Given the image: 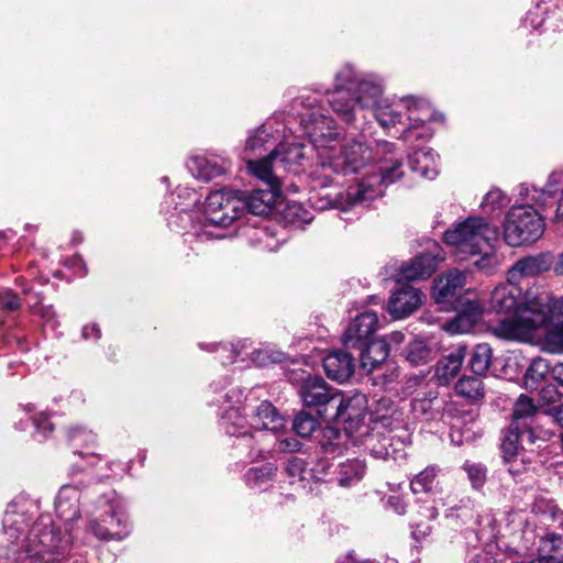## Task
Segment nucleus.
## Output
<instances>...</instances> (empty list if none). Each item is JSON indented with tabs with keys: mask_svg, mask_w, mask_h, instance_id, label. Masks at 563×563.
Segmentation results:
<instances>
[{
	"mask_svg": "<svg viewBox=\"0 0 563 563\" xmlns=\"http://www.w3.org/2000/svg\"><path fill=\"white\" fill-rule=\"evenodd\" d=\"M406 102L404 111L402 131L399 137L407 142L428 140L432 135L429 121L433 117V110L427 102L412 98L402 99Z\"/></svg>",
	"mask_w": 563,
	"mask_h": 563,
	"instance_id": "11",
	"label": "nucleus"
},
{
	"mask_svg": "<svg viewBox=\"0 0 563 563\" xmlns=\"http://www.w3.org/2000/svg\"><path fill=\"white\" fill-rule=\"evenodd\" d=\"M551 294L539 288L529 289L523 298L521 289L508 280L492 292L490 307L507 317L490 327L492 333L511 341H530L534 332L548 323Z\"/></svg>",
	"mask_w": 563,
	"mask_h": 563,
	"instance_id": "2",
	"label": "nucleus"
},
{
	"mask_svg": "<svg viewBox=\"0 0 563 563\" xmlns=\"http://www.w3.org/2000/svg\"><path fill=\"white\" fill-rule=\"evenodd\" d=\"M499 232L496 225L481 217H468L454 224L443 234L444 243L452 247L457 261H473L474 266L492 274L501 263L494 244Z\"/></svg>",
	"mask_w": 563,
	"mask_h": 563,
	"instance_id": "5",
	"label": "nucleus"
},
{
	"mask_svg": "<svg viewBox=\"0 0 563 563\" xmlns=\"http://www.w3.org/2000/svg\"><path fill=\"white\" fill-rule=\"evenodd\" d=\"M538 551L540 563H563V538L555 534L542 537Z\"/></svg>",
	"mask_w": 563,
	"mask_h": 563,
	"instance_id": "37",
	"label": "nucleus"
},
{
	"mask_svg": "<svg viewBox=\"0 0 563 563\" xmlns=\"http://www.w3.org/2000/svg\"><path fill=\"white\" fill-rule=\"evenodd\" d=\"M273 135L267 124H263L260 128L252 131L245 142L244 147V159L249 165V161H254L253 157L261 155L268 143H272Z\"/></svg>",
	"mask_w": 563,
	"mask_h": 563,
	"instance_id": "35",
	"label": "nucleus"
},
{
	"mask_svg": "<svg viewBox=\"0 0 563 563\" xmlns=\"http://www.w3.org/2000/svg\"><path fill=\"white\" fill-rule=\"evenodd\" d=\"M406 109V102L400 100H389L384 98L378 106L372 111L378 124L389 130L395 128L397 124H405L404 111Z\"/></svg>",
	"mask_w": 563,
	"mask_h": 563,
	"instance_id": "26",
	"label": "nucleus"
},
{
	"mask_svg": "<svg viewBox=\"0 0 563 563\" xmlns=\"http://www.w3.org/2000/svg\"><path fill=\"white\" fill-rule=\"evenodd\" d=\"M389 340L394 344H400L404 341V334L401 332H393L389 335Z\"/></svg>",
	"mask_w": 563,
	"mask_h": 563,
	"instance_id": "61",
	"label": "nucleus"
},
{
	"mask_svg": "<svg viewBox=\"0 0 563 563\" xmlns=\"http://www.w3.org/2000/svg\"><path fill=\"white\" fill-rule=\"evenodd\" d=\"M384 81L380 77L369 74L362 77L354 89L353 96L349 99L353 104V122L356 119L357 111L374 110L384 99Z\"/></svg>",
	"mask_w": 563,
	"mask_h": 563,
	"instance_id": "17",
	"label": "nucleus"
},
{
	"mask_svg": "<svg viewBox=\"0 0 563 563\" xmlns=\"http://www.w3.org/2000/svg\"><path fill=\"white\" fill-rule=\"evenodd\" d=\"M482 313L478 302L468 301L452 320L446 322L444 329L451 334L467 333L479 321Z\"/></svg>",
	"mask_w": 563,
	"mask_h": 563,
	"instance_id": "28",
	"label": "nucleus"
},
{
	"mask_svg": "<svg viewBox=\"0 0 563 563\" xmlns=\"http://www.w3.org/2000/svg\"><path fill=\"white\" fill-rule=\"evenodd\" d=\"M562 190L563 174L556 172L549 175L543 188L520 184L518 203L507 211L503 223L505 242L509 246L518 247L540 240L545 230L542 212Z\"/></svg>",
	"mask_w": 563,
	"mask_h": 563,
	"instance_id": "4",
	"label": "nucleus"
},
{
	"mask_svg": "<svg viewBox=\"0 0 563 563\" xmlns=\"http://www.w3.org/2000/svg\"><path fill=\"white\" fill-rule=\"evenodd\" d=\"M81 335L85 340H98L101 335L100 328L96 323L86 324L82 328Z\"/></svg>",
	"mask_w": 563,
	"mask_h": 563,
	"instance_id": "56",
	"label": "nucleus"
},
{
	"mask_svg": "<svg viewBox=\"0 0 563 563\" xmlns=\"http://www.w3.org/2000/svg\"><path fill=\"white\" fill-rule=\"evenodd\" d=\"M250 239L255 246L268 252L277 251L280 245V241L276 238V233L269 228H258L253 230Z\"/></svg>",
	"mask_w": 563,
	"mask_h": 563,
	"instance_id": "45",
	"label": "nucleus"
},
{
	"mask_svg": "<svg viewBox=\"0 0 563 563\" xmlns=\"http://www.w3.org/2000/svg\"><path fill=\"white\" fill-rule=\"evenodd\" d=\"M536 438V429L516 428L515 424H510L501 443L506 462L512 461L519 454L520 443L527 441L531 444L534 442Z\"/></svg>",
	"mask_w": 563,
	"mask_h": 563,
	"instance_id": "31",
	"label": "nucleus"
},
{
	"mask_svg": "<svg viewBox=\"0 0 563 563\" xmlns=\"http://www.w3.org/2000/svg\"><path fill=\"white\" fill-rule=\"evenodd\" d=\"M443 260L444 256L440 245L435 242H431L424 252L416 255L412 260L400 266L398 282L401 279H427L435 272L438 265Z\"/></svg>",
	"mask_w": 563,
	"mask_h": 563,
	"instance_id": "14",
	"label": "nucleus"
},
{
	"mask_svg": "<svg viewBox=\"0 0 563 563\" xmlns=\"http://www.w3.org/2000/svg\"><path fill=\"white\" fill-rule=\"evenodd\" d=\"M470 563H496V561L488 551L481 550L472 558Z\"/></svg>",
	"mask_w": 563,
	"mask_h": 563,
	"instance_id": "60",
	"label": "nucleus"
},
{
	"mask_svg": "<svg viewBox=\"0 0 563 563\" xmlns=\"http://www.w3.org/2000/svg\"><path fill=\"white\" fill-rule=\"evenodd\" d=\"M299 395L306 407L316 408L319 416L331 418L340 390L329 386L321 377H308L300 386Z\"/></svg>",
	"mask_w": 563,
	"mask_h": 563,
	"instance_id": "12",
	"label": "nucleus"
},
{
	"mask_svg": "<svg viewBox=\"0 0 563 563\" xmlns=\"http://www.w3.org/2000/svg\"><path fill=\"white\" fill-rule=\"evenodd\" d=\"M21 306L19 297L11 289L0 291V308L5 311H16Z\"/></svg>",
	"mask_w": 563,
	"mask_h": 563,
	"instance_id": "52",
	"label": "nucleus"
},
{
	"mask_svg": "<svg viewBox=\"0 0 563 563\" xmlns=\"http://www.w3.org/2000/svg\"><path fill=\"white\" fill-rule=\"evenodd\" d=\"M251 427L277 433L285 428V419L271 402L262 401L256 408Z\"/></svg>",
	"mask_w": 563,
	"mask_h": 563,
	"instance_id": "30",
	"label": "nucleus"
},
{
	"mask_svg": "<svg viewBox=\"0 0 563 563\" xmlns=\"http://www.w3.org/2000/svg\"><path fill=\"white\" fill-rule=\"evenodd\" d=\"M378 328V317L373 311H365L353 319L342 335V343L346 349H362L369 341Z\"/></svg>",
	"mask_w": 563,
	"mask_h": 563,
	"instance_id": "19",
	"label": "nucleus"
},
{
	"mask_svg": "<svg viewBox=\"0 0 563 563\" xmlns=\"http://www.w3.org/2000/svg\"><path fill=\"white\" fill-rule=\"evenodd\" d=\"M367 410V398L364 394L355 391L345 396L340 391V401L335 404L330 413L332 419H341L345 423L346 435L353 439L354 426H357L365 417Z\"/></svg>",
	"mask_w": 563,
	"mask_h": 563,
	"instance_id": "16",
	"label": "nucleus"
},
{
	"mask_svg": "<svg viewBox=\"0 0 563 563\" xmlns=\"http://www.w3.org/2000/svg\"><path fill=\"white\" fill-rule=\"evenodd\" d=\"M301 443L294 437H286L276 442L275 451L282 453H292L299 451Z\"/></svg>",
	"mask_w": 563,
	"mask_h": 563,
	"instance_id": "54",
	"label": "nucleus"
},
{
	"mask_svg": "<svg viewBox=\"0 0 563 563\" xmlns=\"http://www.w3.org/2000/svg\"><path fill=\"white\" fill-rule=\"evenodd\" d=\"M352 440L363 445L375 459L396 461L404 456L402 449L398 448L401 444L399 441L395 442L391 437L379 432H371L367 426L360 427V434Z\"/></svg>",
	"mask_w": 563,
	"mask_h": 563,
	"instance_id": "15",
	"label": "nucleus"
},
{
	"mask_svg": "<svg viewBox=\"0 0 563 563\" xmlns=\"http://www.w3.org/2000/svg\"><path fill=\"white\" fill-rule=\"evenodd\" d=\"M433 349L422 340H415L406 350V360L415 365H423L434 357Z\"/></svg>",
	"mask_w": 563,
	"mask_h": 563,
	"instance_id": "42",
	"label": "nucleus"
},
{
	"mask_svg": "<svg viewBox=\"0 0 563 563\" xmlns=\"http://www.w3.org/2000/svg\"><path fill=\"white\" fill-rule=\"evenodd\" d=\"M341 432L333 427H325L321 431L320 445L324 453L340 454L343 451Z\"/></svg>",
	"mask_w": 563,
	"mask_h": 563,
	"instance_id": "44",
	"label": "nucleus"
},
{
	"mask_svg": "<svg viewBox=\"0 0 563 563\" xmlns=\"http://www.w3.org/2000/svg\"><path fill=\"white\" fill-rule=\"evenodd\" d=\"M305 159L303 145L299 143H282L268 156L258 161H267L271 174H275L280 180V170L287 173L299 172Z\"/></svg>",
	"mask_w": 563,
	"mask_h": 563,
	"instance_id": "18",
	"label": "nucleus"
},
{
	"mask_svg": "<svg viewBox=\"0 0 563 563\" xmlns=\"http://www.w3.org/2000/svg\"><path fill=\"white\" fill-rule=\"evenodd\" d=\"M551 371L552 367H550V364L547 360L541 357L534 358L527 369L525 376L526 388L530 390L539 389L540 383L543 382L549 374H551Z\"/></svg>",
	"mask_w": 563,
	"mask_h": 563,
	"instance_id": "41",
	"label": "nucleus"
},
{
	"mask_svg": "<svg viewBox=\"0 0 563 563\" xmlns=\"http://www.w3.org/2000/svg\"><path fill=\"white\" fill-rule=\"evenodd\" d=\"M23 411L30 416V419L33 422V426L35 428V432L37 435H41L43 439H45L49 432L53 431L54 427L52 422L48 420V417L44 412H37L35 413L34 406L31 404H27L23 406Z\"/></svg>",
	"mask_w": 563,
	"mask_h": 563,
	"instance_id": "46",
	"label": "nucleus"
},
{
	"mask_svg": "<svg viewBox=\"0 0 563 563\" xmlns=\"http://www.w3.org/2000/svg\"><path fill=\"white\" fill-rule=\"evenodd\" d=\"M537 15V13L534 12H529L528 15H527V19L526 21L530 23V25L533 27V29H538L540 25H541V22L539 23H536L534 22V19L533 16Z\"/></svg>",
	"mask_w": 563,
	"mask_h": 563,
	"instance_id": "62",
	"label": "nucleus"
},
{
	"mask_svg": "<svg viewBox=\"0 0 563 563\" xmlns=\"http://www.w3.org/2000/svg\"><path fill=\"white\" fill-rule=\"evenodd\" d=\"M319 422L316 418L307 412H299L294 420L292 429L296 434L306 438L312 434L318 428Z\"/></svg>",
	"mask_w": 563,
	"mask_h": 563,
	"instance_id": "47",
	"label": "nucleus"
},
{
	"mask_svg": "<svg viewBox=\"0 0 563 563\" xmlns=\"http://www.w3.org/2000/svg\"><path fill=\"white\" fill-rule=\"evenodd\" d=\"M276 473V467L266 464L261 467H252L244 475L247 487L256 490H265L269 487Z\"/></svg>",
	"mask_w": 563,
	"mask_h": 563,
	"instance_id": "38",
	"label": "nucleus"
},
{
	"mask_svg": "<svg viewBox=\"0 0 563 563\" xmlns=\"http://www.w3.org/2000/svg\"><path fill=\"white\" fill-rule=\"evenodd\" d=\"M306 467L307 463L303 459L294 456L288 460L285 471L289 477L302 479Z\"/></svg>",
	"mask_w": 563,
	"mask_h": 563,
	"instance_id": "51",
	"label": "nucleus"
},
{
	"mask_svg": "<svg viewBox=\"0 0 563 563\" xmlns=\"http://www.w3.org/2000/svg\"><path fill=\"white\" fill-rule=\"evenodd\" d=\"M540 401L544 405H550L556 401V399L561 398V394L556 390V388L552 385H547L542 387L539 391Z\"/></svg>",
	"mask_w": 563,
	"mask_h": 563,
	"instance_id": "55",
	"label": "nucleus"
},
{
	"mask_svg": "<svg viewBox=\"0 0 563 563\" xmlns=\"http://www.w3.org/2000/svg\"><path fill=\"white\" fill-rule=\"evenodd\" d=\"M360 350L361 366L372 372L389 355V345L385 339H374Z\"/></svg>",
	"mask_w": 563,
	"mask_h": 563,
	"instance_id": "32",
	"label": "nucleus"
},
{
	"mask_svg": "<svg viewBox=\"0 0 563 563\" xmlns=\"http://www.w3.org/2000/svg\"><path fill=\"white\" fill-rule=\"evenodd\" d=\"M286 217L291 218L292 221L309 223L312 220L311 214L303 210L298 203H289L286 209Z\"/></svg>",
	"mask_w": 563,
	"mask_h": 563,
	"instance_id": "53",
	"label": "nucleus"
},
{
	"mask_svg": "<svg viewBox=\"0 0 563 563\" xmlns=\"http://www.w3.org/2000/svg\"><path fill=\"white\" fill-rule=\"evenodd\" d=\"M431 402H432L431 398H428V399L415 398L412 401V410L415 412L426 413L431 409Z\"/></svg>",
	"mask_w": 563,
	"mask_h": 563,
	"instance_id": "59",
	"label": "nucleus"
},
{
	"mask_svg": "<svg viewBox=\"0 0 563 563\" xmlns=\"http://www.w3.org/2000/svg\"><path fill=\"white\" fill-rule=\"evenodd\" d=\"M356 71L351 65L342 66L334 76V89L329 103L338 117L346 123L353 122V102L349 99L350 91L356 88Z\"/></svg>",
	"mask_w": 563,
	"mask_h": 563,
	"instance_id": "13",
	"label": "nucleus"
},
{
	"mask_svg": "<svg viewBox=\"0 0 563 563\" xmlns=\"http://www.w3.org/2000/svg\"><path fill=\"white\" fill-rule=\"evenodd\" d=\"M431 533V526L428 523H419L412 527L411 534L413 539L420 541Z\"/></svg>",
	"mask_w": 563,
	"mask_h": 563,
	"instance_id": "57",
	"label": "nucleus"
},
{
	"mask_svg": "<svg viewBox=\"0 0 563 563\" xmlns=\"http://www.w3.org/2000/svg\"><path fill=\"white\" fill-rule=\"evenodd\" d=\"M492 357L493 351L489 344H477L473 349L468 361L471 371L478 377L485 375L492 364Z\"/></svg>",
	"mask_w": 563,
	"mask_h": 563,
	"instance_id": "40",
	"label": "nucleus"
},
{
	"mask_svg": "<svg viewBox=\"0 0 563 563\" xmlns=\"http://www.w3.org/2000/svg\"><path fill=\"white\" fill-rule=\"evenodd\" d=\"M552 377L563 387V362L558 363L552 367ZM549 413L553 417L556 423H563V400L559 406L552 407Z\"/></svg>",
	"mask_w": 563,
	"mask_h": 563,
	"instance_id": "49",
	"label": "nucleus"
},
{
	"mask_svg": "<svg viewBox=\"0 0 563 563\" xmlns=\"http://www.w3.org/2000/svg\"><path fill=\"white\" fill-rule=\"evenodd\" d=\"M459 395L470 398L479 399L484 396L483 383L478 376H463L455 385Z\"/></svg>",
	"mask_w": 563,
	"mask_h": 563,
	"instance_id": "43",
	"label": "nucleus"
},
{
	"mask_svg": "<svg viewBox=\"0 0 563 563\" xmlns=\"http://www.w3.org/2000/svg\"><path fill=\"white\" fill-rule=\"evenodd\" d=\"M540 415V409L534 405L533 400L521 395L514 407L512 422L516 428L534 429L533 422Z\"/></svg>",
	"mask_w": 563,
	"mask_h": 563,
	"instance_id": "34",
	"label": "nucleus"
},
{
	"mask_svg": "<svg viewBox=\"0 0 563 563\" xmlns=\"http://www.w3.org/2000/svg\"><path fill=\"white\" fill-rule=\"evenodd\" d=\"M366 474V465L360 459L346 460L338 468V484L347 488L360 483Z\"/></svg>",
	"mask_w": 563,
	"mask_h": 563,
	"instance_id": "36",
	"label": "nucleus"
},
{
	"mask_svg": "<svg viewBox=\"0 0 563 563\" xmlns=\"http://www.w3.org/2000/svg\"><path fill=\"white\" fill-rule=\"evenodd\" d=\"M41 313L42 317L46 319V321H49L54 317V312L52 311L51 308L42 309Z\"/></svg>",
	"mask_w": 563,
	"mask_h": 563,
	"instance_id": "63",
	"label": "nucleus"
},
{
	"mask_svg": "<svg viewBox=\"0 0 563 563\" xmlns=\"http://www.w3.org/2000/svg\"><path fill=\"white\" fill-rule=\"evenodd\" d=\"M424 294L409 284L394 290L387 302V311L394 319H405L420 308Z\"/></svg>",
	"mask_w": 563,
	"mask_h": 563,
	"instance_id": "20",
	"label": "nucleus"
},
{
	"mask_svg": "<svg viewBox=\"0 0 563 563\" xmlns=\"http://www.w3.org/2000/svg\"><path fill=\"white\" fill-rule=\"evenodd\" d=\"M441 468L437 465H429L410 479V489L413 494L431 493L437 484Z\"/></svg>",
	"mask_w": 563,
	"mask_h": 563,
	"instance_id": "39",
	"label": "nucleus"
},
{
	"mask_svg": "<svg viewBox=\"0 0 563 563\" xmlns=\"http://www.w3.org/2000/svg\"><path fill=\"white\" fill-rule=\"evenodd\" d=\"M551 321L552 325L549 328L544 335V344L550 352H563V296L558 300L549 303L548 322Z\"/></svg>",
	"mask_w": 563,
	"mask_h": 563,
	"instance_id": "22",
	"label": "nucleus"
},
{
	"mask_svg": "<svg viewBox=\"0 0 563 563\" xmlns=\"http://www.w3.org/2000/svg\"><path fill=\"white\" fill-rule=\"evenodd\" d=\"M30 517L26 516L24 505L12 501L8 505L3 517V531L10 545L5 548L1 563H59L69 551V538L59 539L55 534L44 531L51 523L47 516H43L27 536L21 538L27 527Z\"/></svg>",
	"mask_w": 563,
	"mask_h": 563,
	"instance_id": "3",
	"label": "nucleus"
},
{
	"mask_svg": "<svg viewBox=\"0 0 563 563\" xmlns=\"http://www.w3.org/2000/svg\"><path fill=\"white\" fill-rule=\"evenodd\" d=\"M463 470L474 488H481L485 484L487 470L483 464L467 461L463 464Z\"/></svg>",
	"mask_w": 563,
	"mask_h": 563,
	"instance_id": "48",
	"label": "nucleus"
},
{
	"mask_svg": "<svg viewBox=\"0 0 563 563\" xmlns=\"http://www.w3.org/2000/svg\"><path fill=\"white\" fill-rule=\"evenodd\" d=\"M245 206L243 191L231 188L212 191L205 199L201 216L197 217V225L194 224L192 233L211 239L225 238L223 230L244 217Z\"/></svg>",
	"mask_w": 563,
	"mask_h": 563,
	"instance_id": "6",
	"label": "nucleus"
},
{
	"mask_svg": "<svg viewBox=\"0 0 563 563\" xmlns=\"http://www.w3.org/2000/svg\"><path fill=\"white\" fill-rule=\"evenodd\" d=\"M99 517L90 518L87 529L99 540L121 541L130 532L125 505L114 492L104 494L97 501Z\"/></svg>",
	"mask_w": 563,
	"mask_h": 563,
	"instance_id": "7",
	"label": "nucleus"
},
{
	"mask_svg": "<svg viewBox=\"0 0 563 563\" xmlns=\"http://www.w3.org/2000/svg\"><path fill=\"white\" fill-rule=\"evenodd\" d=\"M409 165L415 173L427 179L438 175V155L431 148H420L409 156Z\"/></svg>",
	"mask_w": 563,
	"mask_h": 563,
	"instance_id": "33",
	"label": "nucleus"
},
{
	"mask_svg": "<svg viewBox=\"0 0 563 563\" xmlns=\"http://www.w3.org/2000/svg\"><path fill=\"white\" fill-rule=\"evenodd\" d=\"M549 267L550 261L545 254L523 257L517 261L508 271V280L516 283L520 278L531 277L548 271Z\"/></svg>",
	"mask_w": 563,
	"mask_h": 563,
	"instance_id": "29",
	"label": "nucleus"
},
{
	"mask_svg": "<svg viewBox=\"0 0 563 563\" xmlns=\"http://www.w3.org/2000/svg\"><path fill=\"white\" fill-rule=\"evenodd\" d=\"M466 275L457 269L438 276L434 279L432 296L438 303L445 302L452 298L457 290L465 285Z\"/></svg>",
	"mask_w": 563,
	"mask_h": 563,
	"instance_id": "25",
	"label": "nucleus"
},
{
	"mask_svg": "<svg viewBox=\"0 0 563 563\" xmlns=\"http://www.w3.org/2000/svg\"><path fill=\"white\" fill-rule=\"evenodd\" d=\"M267 161H249V172L261 179L266 189H256L250 194L243 192L246 202L245 213L263 216L271 211L282 194V183L275 174H271Z\"/></svg>",
	"mask_w": 563,
	"mask_h": 563,
	"instance_id": "9",
	"label": "nucleus"
},
{
	"mask_svg": "<svg viewBox=\"0 0 563 563\" xmlns=\"http://www.w3.org/2000/svg\"><path fill=\"white\" fill-rule=\"evenodd\" d=\"M507 196L500 189H492L482 201V207H489L490 210L503 208L508 203Z\"/></svg>",
	"mask_w": 563,
	"mask_h": 563,
	"instance_id": "50",
	"label": "nucleus"
},
{
	"mask_svg": "<svg viewBox=\"0 0 563 563\" xmlns=\"http://www.w3.org/2000/svg\"><path fill=\"white\" fill-rule=\"evenodd\" d=\"M230 167L229 159L213 154H196L187 161V168L191 175L205 181L224 175Z\"/></svg>",
	"mask_w": 563,
	"mask_h": 563,
	"instance_id": "21",
	"label": "nucleus"
},
{
	"mask_svg": "<svg viewBox=\"0 0 563 563\" xmlns=\"http://www.w3.org/2000/svg\"><path fill=\"white\" fill-rule=\"evenodd\" d=\"M466 346L457 345L452 352L438 361L435 365L434 378L440 385H449L460 373Z\"/></svg>",
	"mask_w": 563,
	"mask_h": 563,
	"instance_id": "24",
	"label": "nucleus"
},
{
	"mask_svg": "<svg viewBox=\"0 0 563 563\" xmlns=\"http://www.w3.org/2000/svg\"><path fill=\"white\" fill-rule=\"evenodd\" d=\"M82 497L81 490L71 485H65L60 487L57 497L55 499V511L57 515V518L60 520V522L64 526L65 532L64 534H60L59 528H56L53 521L45 528L44 531L46 532H53L56 537V541L54 543H57L59 539L69 538V545L73 542V530L75 528L76 522L80 519V500ZM44 515H42L43 517ZM49 520L52 518L46 515ZM41 516L38 517V519Z\"/></svg>",
	"mask_w": 563,
	"mask_h": 563,
	"instance_id": "10",
	"label": "nucleus"
},
{
	"mask_svg": "<svg viewBox=\"0 0 563 563\" xmlns=\"http://www.w3.org/2000/svg\"><path fill=\"white\" fill-rule=\"evenodd\" d=\"M218 402H221L223 412L221 415L220 424L224 432L231 437L240 438L247 446L250 452L247 457L251 461L263 459V450L253 445L254 438L251 433L252 427L247 423L245 417L241 413V405L243 402V391L238 387L230 388Z\"/></svg>",
	"mask_w": 563,
	"mask_h": 563,
	"instance_id": "8",
	"label": "nucleus"
},
{
	"mask_svg": "<svg viewBox=\"0 0 563 563\" xmlns=\"http://www.w3.org/2000/svg\"><path fill=\"white\" fill-rule=\"evenodd\" d=\"M73 261L82 268V272L80 273V275H85L86 274V268H85V265H84L81 258L75 257Z\"/></svg>",
	"mask_w": 563,
	"mask_h": 563,
	"instance_id": "64",
	"label": "nucleus"
},
{
	"mask_svg": "<svg viewBox=\"0 0 563 563\" xmlns=\"http://www.w3.org/2000/svg\"><path fill=\"white\" fill-rule=\"evenodd\" d=\"M201 197V194L195 189L184 186H179L176 192L170 196L172 202L175 203L174 209L187 216L192 225H197V217L201 216L202 207L199 206Z\"/></svg>",
	"mask_w": 563,
	"mask_h": 563,
	"instance_id": "27",
	"label": "nucleus"
},
{
	"mask_svg": "<svg viewBox=\"0 0 563 563\" xmlns=\"http://www.w3.org/2000/svg\"><path fill=\"white\" fill-rule=\"evenodd\" d=\"M323 368L330 379L343 383L353 375L355 363L349 353L332 351L323 358Z\"/></svg>",
	"mask_w": 563,
	"mask_h": 563,
	"instance_id": "23",
	"label": "nucleus"
},
{
	"mask_svg": "<svg viewBox=\"0 0 563 563\" xmlns=\"http://www.w3.org/2000/svg\"><path fill=\"white\" fill-rule=\"evenodd\" d=\"M387 505L397 514V515H404L406 512V504L405 501L398 497V496H390L387 499Z\"/></svg>",
	"mask_w": 563,
	"mask_h": 563,
	"instance_id": "58",
	"label": "nucleus"
},
{
	"mask_svg": "<svg viewBox=\"0 0 563 563\" xmlns=\"http://www.w3.org/2000/svg\"><path fill=\"white\" fill-rule=\"evenodd\" d=\"M296 103L301 107L299 117L303 133L317 151V162L308 174L314 189L331 186L339 176L356 174L372 163L378 164L356 187L340 194L331 202L334 208L347 210L368 203L382 197L389 185L404 176L401 161L394 156L393 143L353 140L338 150L332 143L338 141L340 133L334 120L325 115L318 99L300 96Z\"/></svg>",
	"mask_w": 563,
	"mask_h": 563,
	"instance_id": "1",
	"label": "nucleus"
}]
</instances>
